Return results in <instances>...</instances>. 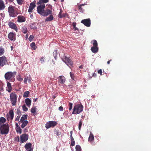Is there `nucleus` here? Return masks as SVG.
I'll return each mask as SVG.
<instances>
[{
    "label": "nucleus",
    "instance_id": "obj_11",
    "mask_svg": "<svg viewBox=\"0 0 151 151\" xmlns=\"http://www.w3.org/2000/svg\"><path fill=\"white\" fill-rule=\"evenodd\" d=\"M6 80H9L14 77V73L12 72H8L6 73L4 76Z\"/></svg>",
    "mask_w": 151,
    "mask_h": 151
},
{
    "label": "nucleus",
    "instance_id": "obj_20",
    "mask_svg": "<svg viewBox=\"0 0 151 151\" xmlns=\"http://www.w3.org/2000/svg\"><path fill=\"white\" fill-rule=\"evenodd\" d=\"M52 11L51 10L49 9H47L45 11V12L43 14V16H47L48 15L50 14H52Z\"/></svg>",
    "mask_w": 151,
    "mask_h": 151
},
{
    "label": "nucleus",
    "instance_id": "obj_3",
    "mask_svg": "<svg viewBox=\"0 0 151 151\" xmlns=\"http://www.w3.org/2000/svg\"><path fill=\"white\" fill-rule=\"evenodd\" d=\"M17 98V95L15 92H12L10 94V99L12 106H14L16 105Z\"/></svg>",
    "mask_w": 151,
    "mask_h": 151
},
{
    "label": "nucleus",
    "instance_id": "obj_21",
    "mask_svg": "<svg viewBox=\"0 0 151 151\" xmlns=\"http://www.w3.org/2000/svg\"><path fill=\"white\" fill-rule=\"evenodd\" d=\"M5 8L4 3L2 0H0V10H2Z\"/></svg>",
    "mask_w": 151,
    "mask_h": 151
},
{
    "label": "nucleus",
    "instance_id": "obj_44",
    "mask_svg": "<svg viewBox=\"0 0 151 151\" xmlns=\"http://www.w3.org/2000/svg\"><path fill=\"white\" fill-rule=\"evenodd\" d=\"M17 4L20 5L22 4L24 1V0H16Z\"/></svg>",
    "mask_w": 151,
    "mask_h": 151
},
{
    "label": "nucleus",
    "instance_id": "obj_34",
    "mask_svg": "<svg viewBox=\"0 0 151 151\" xmlns=\"http://www.w3.org/2000/svg\"><path fill=\"white\" fill-rule=\"evenodd\" d=\"M76 151H81V149L80 146L79 145H77L76 147Z\"/></svg>",
    "mask_w": 151,
    "mask_h": 151
},
{
    "label": "nucleus",
    "instance_id": "obj_62",
    "mask_svg": "<svg viewBox=\"0 0 151 151\" xmlns=\"http://www.w3.org/2000/svg\"><path fill=\"white\" fill-rule=\"evenodd\" d=\"M16 128L17 127H20L18 125V124L17 123H16Z\"/></svg>",
    "mask_w": 151,
    "mask_h": 151
},
{
    "label": "nucleus",
    "instance_id": "obj_29",
    "mask_svg": "<svg viewBox=\"0 0 151 151\" xmlns=\"http://www.w3.org/2000/svg\"><path fill=\"white\" fill-rule=\"evenodd\" d=\"M94 139V137L93 135V134L91 133V132L90 133V136L88 138V141L91 142L93 141Z\"/></svg>",
    "mask_w": 151,
    "mask_h": 151
},
{
    "label": "nucleus",
    "instance_id": "obj_43",
    "mask_svg": "<svg viewBox=\"0 0 151 151\" xmlns=\"http://www.w3.org/2000/svg\"><path fill=\"white\" fill-rule=\"evenodd\" d=\"M16 131L17 133H19L20 134L22 133V129L20 127L16 128Z\"/></svg>",
    "mask_w": 151,
    "mask_h": 151
},
{
    "label": "nucleus",
    "instance_id": "obj_51",
    "mask_svg": "<svg viewBox=\"0 0 151 151\" xmlns=\"http://www.w3.org/2000/svg\"><path fill=\"white\" fill-rule=\"evenodd\" d=\"M82 125V122L81 121V120L79 122V125H78V128H79V130H81V127Z\"/></svg>",
    "mask_w": 151,
    "mask_h": 151
},
{
    "label": "nucleus",
    "instance_id": "obj_16",
    "mask_svg": "<svg viewBox=\"0 0 151 151\" xmlns=\"http://www.w3.org/2000/svg\"><path fill=\"white\" fill-rule=\"evenodd\" d=\"M17 22L19 23L24 22L26 21L25 17L22 15L18 16L17 17Z\"/></svg>",
    "mask_w": 151,
    "mask_h": 151
},
{
    "label": "nucleus",
    "instance_id": "obj_61",
    "mask_svg": "<svg viewBox=\"0 0 151 151\" xmlns=\"http://www.w3.org/2000/svg\"><path fill=\"white\" fill-rule=\"evenodd\" d=\"M93 76L96 77V74L94 73L93 74Z\"/></svg>",
    "mask_w": 151,
    "mask_h": 151
},
{
    "label": "nucleus",
    "instance_id": "obj_27",
    "mask_svg": "<svg viewBox=\"0 0 151 151\" xmlns=\"http://www.w3.org/2000/svg\"><path fill=\"white\" fill-rule=\"evenodd\" d=\"M20 122L22 123L21 127L22 128H24L28 123V122L27 120H26L25 121H24L23 122Z\"/></svg>",
    "mask_w": 151,
    "mask_h": 151
},
{
    "label": "nucleus",
    "instance_id": "obj_7",
    "mask_svg": "<svg viewBox=\"0 0 151 151\" xmlns=\"http://www.w3.org/2000/svg\"><path fill=\"white\" fill-rule=\"evenodd\" d=\"M63 59L64 62L69 66H71L73 65V62L71 59L69 57L65 56L63 57Z\"/></svg>",
    "mask_w": 151,
    "mask_h": 151
},
{
    "label": "nucleus",
    "instance_id": "obj_14",
    "mask_svg": "<svg viewBox=\"0 0 151 151\" xmlns=\"http://www.w3.org/2000/svg\"><path fill=\"white\" fill-rule=\"evenodd\" d=\"M8 25L9 26L10 28L14 29L17 32L18 29L16 24L14 23L11 21H10L9 22Z\"/></svg>",
    "mask_w": 151,
    "mask_h": 151
},
{
    "label": "nucleus",
    "instance_id": "obj_33",
    "mask_svg": "<svg viewBox=\"0 0 151 151\" xmlns=\"http://www.w3.org/2000/svg\"><path fill=\"white\" fill-rule=\"evenodd\" d=\"M27 28L25 26L23 27L22 28V32L24 34H25L27 32Z\"/></svg>",
    "mask_w": 151,
    "mask_h": 151
},
{
    "label": "nucleus",
    "instance_id": "obj_41",
    "mask_svg": "<svg viewBox=\"0 0 151 151\" xmlns=\"http://www.w3.org/2000/svg\"><path fill=\"white\" fill-rule=\"evenodd\" d=\"M73 26V29H74V31H76V30H78V28L76 27V23L73 22L72 24Z\"/></svg>",
    "mask_w": 151,
    "mask_h": 151
},
{
    "label": "nucleus",
    "instance_id": "obj_60",
    "mask_svg": "<svg viewBox=\"0 0 151 151\" xmlns=\"http://www.w3.org/2000/svg\"><path fill=\"white\" fill-rule=\"evenodd\" d=\"M68 86L69 87L71 88H72L73 86V85L72 84H70V85H69Z\"/></svg>",
    "mask_w": 151,
    "mask_h": 151
},
{
    "label": "nucleus",
    "instance_id": "obj_50",
    "mask_svg": "<svg viewBox=\"0 0 151 151\" xmlns=\"http://www.w3.org/2000/svg\"><path fill=\"white\" fill-rule=\"evenodd\" d=\"M69 110H71L72 109V107H73L72 103H69Z\"/></svg>",
    "mask_w": 151,
    "mask_h": 151
},
{
    "label": "nucleus",
    "instance_id": "obj_19",
    "mask_svg": "<svg viewBox=\"0 0 151 151\" xmlns=\"http://www.w3.org/2000/svg\"><path fill=\"white\" fill-rule=\"evenodd\" d=\"M91 49L93 53H96L98 51L99 48L98 47H92Z\"/></svg>",
    "mask_w": 151,
    "mask_h": 151
},
{
    "label": "nucleus",
    "instance_id": "obj_26",
    "mask_svg": "<svg viewBox=\"0 0 151 151\" xmlns=\"http://www.w3.org/2000/svg\"><path fill=\"white\" fill-rule=\"evenodd\" d=\"M7 87L8 90L6 89L7 91L9 92H10L12 90V87L11 85V84L10 83H7Z\"/></svg>",
    "mask_w": 151,
    "mask_h": 151
},
{
    "label": "nucleus",
    "instance_id": "obj_31",
    "mask_svg": "<svg viewBox=\"0 0 151 151\" xmlns=\"http://www.w3.org/2000/svg\"><path fill=\"white\" fill-rule=\"evenodd\" d=\"M91 43L93 44V47H98V44L96 40H94L91 41Z\"/></svg>",
    "mask_w": 151,
    "mask_h": 151
},
{
    "label": "nucleus",
    "instance_id": "obj_23",
    "mask_svg": "<svg viewBox=\"0 0 151 151\" xmlns=\"http://www.w3.org/2000/svg\"><path fill=\"white\" fill-rule=\"evenodd\" d=\"M6 122V120L4 117H1L0 118V126L2 125Z\"/></svg>",
    "mask_w": 151,
    "mask_h": 151
},
{
    "label": "nucleus",
    "instance_id": "obj_48",
    "mask_svg": "<svg viewBox=\"0 0 151 151\" xmlns=\"http://www.w3.org/2000/svg\"><path fill=\"white\" fill-rule=\"evenodd\" d=\"M70 77H71L72 79L73 80H74L75 79V78H74L75 76H74V74L73 73L71 72H70Z\"/></svg>",
    "mask_w": 151,
    "mask_h": 151
},
{
    "label": "nucleus",
    "instance_id": "obj_40",
    "mask_svg": "<svg viewBox=\"0 0 151 151\" xmlns=\"http://www.w3.org/2000/svg\"><path fill=\"white\" fill-rule=\"evenodd\" d=\"M30 27L32 29H35L37 28L35 24V23H33L30 25Z\"/></svg>",
    "mask_w": 151,
    "mask_h": 151
},
{
    "label": "nucleus",
    "instance_id": "obj_10",
    "mask_svg": "<svg viewBox=\"0 0 151 151\" xmlns=\"http://www.w3.org/2000/svg\"><path fill=\"white\" fill-rule=\"evenodd\" d=\"M9 115L7 114L6 115L7 116V119L8 121H12L14 117V113L13 110H11L9 111Z\"/></svg>",
    "mask_w": 151,
    "mask_h": 151
},
{
    "label": "nucleus",
    "instance_id": "obj_32",
    "mask_svg": "<svg viewBox=\"0 0 151 151\" xmlns=\"http://www.w3.org/2000/svg\"><path fill=\"white\" fill-rule=\"evenodd\" d=\"M4 49L2 46L0 47V56L3 55L4 53Z\"/></svg>",
    "mask_w": 151,
    "mask_h": 151
},
{
    "label": "nucleus",
    "instance_id": "obj_30",
    "mask_svg": "<svg viewBox=\"0 0 151 151\" xmlns=\"http://www.w3.org/2000/svg\"><path fill=\"white\" fill-rule=\"evenodd\" d=\"M48 1V0H39V1L37 2V4H42L44 3H46Z\"/></svg>",
    "mask_w": 151,
    "mask_h": 151
},
{
    "label": "nucleus",
    "instance_id": "obj_39",
    "mask_svg": "<svg viewBox=\"0 0 151 151\" xmlns=\"http://www.w3.org/2000/svg\"><path fill=\"white\" fill-rule=\"evenodd\" d=\"M36 108L35 107H32L31 109V111L32 113L35 114L36 113ZM35 115V114H34Z\"/></svg>",
    "mask_w": 151,
    "mask_h": 151
},
{
    "label": "nucleus",
    "instance_id": "obj_55",
    "mask_svg": "<svg viewBox=\"0 0 151 151\" xmlns=\"http://www.w3.org/2000/svg\"><path fill=\"white\" fill-rule=\"evenodd\" d=\"M15 140L18 142L20 141L19 140V136H17L15 138Z\"/></svg>",
    "mask_w": 151,
    "mask_h": 151
},
{
    "label": "nucleus",
    "instance_id": "obj_49",
    "mask_svg": "<svg viewBox=\"0 0 151 151\" xmlns=\"http://www.w3.org/2000/svg\"><path fill=\"white\" fill-rule=\"evenodd\" d=\"M34 38V37L33 36L30 35L29 38V40L30 42L32 41L33 40Z\"/></svg>",
    "mask_w": 151,
    "mask_h": 151
},
{
    "label": "nucleus",
    "instance_id": "obj_37",
    "mask_svg": "<svg viewBox=\"0 0 151 151\" xmlns=\"http://www.w3.org/2000/svg\"><path fill=\"white\" fill-rule=\"evenodd\" d=\"M30 46L33 49L35 50L36 48L35 44L34 42H32Z\"/></svg>",
    "mask_w": 151,
    "mask_h": 151
},
{
    "label": "nucleus",
    "instance_id": "obj_42",
    "mask_svg": "<svg viewBox=\"0 0 151 151\" xmlns=\"http://www.w3.org/2000/svg\"><path fill=\"white\" fill-rule=\"evenodd\" d=\"M55 134L58 136L61 135V132L59 130H56L55 131Z\"/></svg>",
    "mask_w": 151,
    "mask_h": 151
},
{
    "label": "nucleus",
    "instance_id": "obj_46",
    "mask_svg": "<svg viewBox=\"0 0 151 151\" xmlns=\"http://www.w3.org/2000/svg\"><path fill=\"white\" fill-rule=\"evenodd\" d=\"M22 109L24 111H27L28 110V108L26 107V106L25 105H23L22 106Z\"/></svg>",
    "mask_w": 151,
    "mask_h": 151
},
{
    "label": "nucleus",
    "instance_id": "obj_54",
    "mask_svg": "<svg viewBox=\"0 0 151 151\" xmlns=\"http://www.w3.org/2000/svg\"><path fill=\"white\" fill-rule=\"evenodd\" d=\"M4 91V89L2 86H1L0 87V96L1 94V92H3Z\"/></svg>",
    "mask_w": 151,
    "mask_h": 151
},
{
    "label": "nucleus",
    "instance_id": "obj_53",
    "mask_svg": "<svg viewBox=\"0 0 151 151\" xmlns=\"http://www.w3.org/2000/svg\"><path fill=\"white\" fill-rule=\"evenodd\" d=\"M79 10L80 11V12H83L84 11L83 9L81 7V6H78V7Z\"/></svg>",
    "mask_w": 151,
    "mask_h": 151
},
{
    "label": "nucleus",
    "instance_id": "obj_2",
    "mask_svg": "<svg viewBox=\"0 0 151 151\" xmlns=\"http://www.w3.org/2000/svg\"><path fill=\"white\" fill-rule=\"evenodd\" d=\"M83 106L81 104H78L75 105L73 108V114H79L82 112L83 110Z\"/></svg>",
    "mask_w": 151,
    "mask_h": 151
},
{
    "label": "nucleus",
    "instance_id": "obj_6",
    "mask_svg": "<svg viewBox=\"0 0 151 151\" xmlns=\"http://www.w3.org/2000/svg\"><path fill=\"white\" fill-rule=\"evenodd\" d=\"M57 124V123L55 121H50L47 122L45 124V127L48 129L50 127H54Z\"/></svg>",
    "mask_w": 151,
    "mask_h": 151
},
{
    "label": "nucleus",
    "instance_id": "obj_52",
    "mask_svg": "<svg viewBox=\"0 0 151 151\" xmlns=\"http://www.w3.org/2000/svg\"><path fill=\"white\" fill-rule=\"evenodd\" d=\"M71 145L73 146L75 145V141L74 140V139L71 140Z\"/></svg>",
    "mask_w": 151,
    "mask_h": 151
},
{
    "label": "nucleus",
    "instance_id": "obj_63",
    "mask_svg": "<svg viewBox=\"0 0 151 151\" xmlns=\"http://www.w3.org/2000/svg\"><path fill=\"white\" fill-rule=\"evenodd\" d=\"M111 60H109L108 61V62H107V64H110V61H111Z\"/></svg>",
    "mask_w": 151,
    "mask_h": 151
},
{
    "label": "nucleus",
    "instance_id": "obj_38",
    "mask_svg": "<svg viewBox=\"0 0 151 151\" xmlns=\"http://www.w3.org/2000/svg\"><path fill=\"white\" fill-rule=\"evenodd\" d=\"M63 12V11L62 10H60V12L58 15V17L60 18H62L63 17H65V16H63L62 15V13Z\"/></svg>",
    "mask_w": 151,
    "mask_h": 151
},
{
    "label": "nucleus",
    "instance_id": "obj_9",
    "mask_svg": "<svg viewBox=\"0 0 151 151\" xmlns=\"http://www.w3.org/2000/svg\"><path fill=\"white\" fill-rule=\"evenodd\" d=\"M29 135L28 134H24L20 136V142L23 143L26 142L28 139Z\"/></svg>",
    "mask_w": 151,
    "mask_h": 151
},
{
    "label": "nucleus",
    "instance_id": "obj_28",
    "mask_svg": "<svg viewBox=\"0 0 151 151\" xmlns=\"http://www.w3.org/2000/svg\"><path fill=\"white\" fill-rule=\"evenodd\" d=\"M31 78L30 76H27L24 78V83H26L27 81H28V82H29L31 81Z\"/></svg>",
    "mask_w": 151,
    "mask_h": 151
},
{
    "label": "nucleus",
    "instance_id": "obj_8",
    "mask_svg": "<svg viewBox=\"0 0 151 151\" xmlns=\"http://www.w3.org/2000/svg\"><path fill=\"white\" fill-rule=\"evenodd\" d=\"M7 63V60L5 56L3 55L0 57V66L3 67Z\"/></svg>",
    "mask_w": 151,
    "mask_h": 151
},
{
    "label": "nucleus",
    "instance_id": "obj_5",
    "mask_svg": "<svg viewBox=\"0 0 151 151\" xmlns=\"http://www.w3.org/2000/svg\"><path fill=\"white\" fill-rule=\"evenodd\" d=\"M45 4H40L37 7V13L43 16L45 12Z\"/></svg>",
    "mask_w": 151,
    "mask_h": 151
},
{
    "label": "nucleus",
    "instance_id": "obj_17",
    "mask_svg": "<svg viewBox=\"0 0 151 151\" xmlns=\"http://www.w3.org/2000/svg\"><path fill=\"white\" fill-rule=\"evenodd\" d=\"M58 82L59 83L62 84H63L65 81V78L63 76H60L58 77Z\"/></svg>",
    "mask_w": 151,
    "mask_h": 151
},
{
    "label": "nucleus",
    "instance_id": "obj_13",
    "mask_svg": "<svg viewBox=\"0 0 151 151\" xmlns=\"http://www.w3.org/2000/svg\"><path fill=\"white\" fill-rule=\"evenodd\" d=\"M35 3V1H34L30 3L28 10V12L29 13H31L32 12L33 9L36 6Z\"/></svg>",
    "mask_w": 151,
    "mask_h": 151
},
{
    "label": "nucleus",
    "instance_id": "obj_35",
    "mask_svg": "<svg viewBox=\"0 0 151 151\" xmlns=\"http://www.w3.org/2000/svg\"><path fill=\"white\" fill-rule=\"evenodd\" d=\"M29 93V91H26L24 93L23 96L24 98L27 97L28 96Z\"/></svg>",
    "mask_w": 151,
    "mask_h": 151
},
{
    "label": "nucleus",
    "instance_id": "obj_57",
    "mask_svg": "<svg viewBox=\"0 0 151 151\" xmlns=\"http://www.w3.org/2000/svg\"><path fill=\"white\" fill-rule=\"evenodd\" d=\"M98 73L100 74L101 75H102V70L101 69H100L98 70Z\"/></svg>",
    "mask_w": 151,
    "mask_h": 151
},
{
    "label": "nucleus",
    "instance_id": "obj_64",
    "mask_svg": "<svg viewBox=\"0 0 151 151\" xmlns=\"http://www.w3.org/2000/svg\"><path fill=\"white\" fill-rule=\"evenodd\" d=\"M70 139L71 140H73V139H74L72 136V135H70Z\"/></svg>",
    "mask_w": 151,
    "mask_h": 151
},
{
    "label": "nucleus",
    "instance_id": "obj_18",
    "mask_svg": "<svg viewBox=\"0 0 151 151\" xmlns=\"http://www.w3.org/2000/svg\"><path fill=\"white\" fill-rule=\"evenodd\" d=\"M32 144L31 143H27L24 146V147L26 150H33L31 148Z\"/></svg>",
    "mask_w": 151,
    "mask_h": 151
},
{
    "label": "nucleus",
    "instance_id": "obj_36",
    "mask_svg": "<svg viewBox=\"0 0 151 151\" xmlns=\"http://www.w3.org/2000/svg\"><path fill=\"white\" fill-rule=\"evenodd\" d=\"M53 54L55 58V60H56V57L58 55L57 50H54L53 52Z\"/></svg>",
    "mask_w": 151,
    "mask_h": 151
},
{
    "label": "nucleus",
    "instance_id": "obj_56",
    "mask_svg": "<svg viewBox=\"0 0 151 151\" xmlns=\"http://www.w3.org/2000/svg\"><path fill=\"white\" fill-rule=\"evenodd\" d=\"M20 117V115H19V116H17L15 119V121H19V120Z\"/></svg>",
    "mask_w": 151,
    "mask_h": 151
},
{
    "label": "nucleus",
    "instance_id": "obj_22",
    "mask_svg": "<svg viewBox=\"0 0 151 151\" xmlns=\"http://www.w3.org/2000/svg\"><path fill=\"white\" fill-rule=\"evenodd\" d=\"M28 115L27 114H24L21 118L19 122H23L25 121V120L27 119Z\"/></svg>",
    "mask_w": 151,
    "mask_h": 151
},
{
    "label": "nucleus",
    "instance_id": "obj_24",
    "mask_svg": "<svg viewBox=\"0 0 151 151\" xmlns=\"http://www.w3.org/2000/svg\"><path fill=\"white\" fill-rule=\"evenodd\" d=\"M54 17L53 15L51 14L48 17H47L45 19V22H50L52 21Z\"/></svg>",
    "mask_w": 151,
    "mask_h": 151
},
{
    "label": "nucleus",
    "instance_id": "obj_15",
    "mask_svg": "<svg viewBox=\"0 0 151 151\" xmlns=\"http://www.w3.org/2000/svg\"><path fill=\"white\" fill-rule=\"evenodd\" d=\"M16 35L14 33L10 32L8 35V38L11 41H15L16 40Z\"/></svg>",
    "mask_w": 151,
    "mask_h": 151
},
{
    "label": "nucleus",
    "instance_id": "obj_58",
    "mask_svg": "<svg viewBox=\"0 0 151 151\" xmlns=\"http://www.w3.org/2000/svg\"><path fill=\"white\" fill-rule=\"evenodd\" d=\"M44 57H42L40 59V61L42 63H43L44 62Z\"/></svg>",
    "mask_w": 151,
    "mask_h": 151
},
{
    "label": "nucleus",
    "instance_id": "obj_45",
    "mask_svg": "<svg viewBox=\"0 0 151 151\" xmlns=\"http://www.w3.org/2000/svg\"><path fill=\"white\" fill-rule=\"evenodd\" d=\"M17 79L18 81H21L23 80V78H22L20 75H19L17 77Z\"/></svg>",
    "mask_w": 151,
    "mask_h": 151
},
{
    "label": "nucleus",
    "instance_id": "obj_4",
    "mask_svg": "<svg viewBox=\"0 0 151 151\" xmlns=\"http://www.w3.org/2000/svg\"><path fill=\"white\" fill-rule=\"evenodd\" d=\"M8 11L11 17H15L18 14L17 12L14 9V7L12 6H9L8 8Z\"/></svg>",
    "mask_w": 151,
    "mask_h": 151
},
{
    "label": "nucleus",
    "instance_id": "obj_25",
    "mask_svg": "<svg viewBox=\"0 0 151 151\" xmlns=\"http://www.w3.org/2000/svg\"><path fill=\"white\" fill-rule=\"evenodd\" d=\"M25 102L27 105L29 107L31 104V101L29 98L26 99L25 100Z\"/></svg>",
    "mask_w": 151,
    "mask_h": 151
},
{
    "label": "nucleus",
    "instance_id": "obj_59",
    "mask_svg": "<svg viewBox=\"0 0 151 151\" xmlns=\"http://www.w3.org/2000/svg\"><path fill=\"white\" fill-rule=\"evenodd\" d=\"M59 110L60 111H62L63 109V107L62 106H60L58 108Z\"/></svg>",
    "mask_w": 151,
    "mask_h": 151
},
{
    "label": "nucleus",
    "instance_id": "obj_47",
    "mask_svg": "<svg viewBox=\"0 0 151 151\" xmlns=\"http://www.w3.org/2000/svg\"><path fill=\"white\" fill-rule=\"evenodd\" d=\"M16 113L18 115H21L22 114V113H21V111H20V109L19 108H18L17 109Z\"/></svg>",
    "mask_w": 151,
    "mask_h": 151
},
{
    "label": "nucleus",
    "instance_id": "obj_12",
    "mask_svg": "<svg viewBox=\"0 0 151 151\" xmlns=\"http://www.w3.org/2000/svg\"><path fill=\"white\" fill-rule=\"evenodd\" d=\"M81 22L87 27H90L91 25V21L89 19L82 20Z\"/></svg>",
    "mask_w": 151,
    "mask_h": 151
},
{
    "label": "nucleus",
    "instance_id": "obj_1",
    "mask_svg": "<svg viewBox=\"0 0 151 151\" xmlns=\"http://www.w3.org/2000/svg\"><path fill=\"white\" fill-rule=\"evenodd\" d=\"M9 125L8 123L3 124L0 126V134H7L9 131Z\"/></svg>",
    "mask_w": 151,
    "mask_h": 151
}]
</instances>
